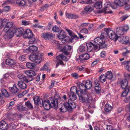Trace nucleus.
<instances>
[{
	"label": "nucleus",
	"instance_id": "nucleus-40",
	"mask_svg": "<svg viewBox=\"0 0 130 130\" xmlns=\"http://www.w3.org/2000/svg\"><path fill=\"white\" fill-rule=\"evenodd\" d=\"M108 35L104 32L102 33L100 36V37L102 39H106L107 36Z\"/></svg>",
	"mask_w": 130,
	"mask_h": 130
},
{
	"label": "nucleus",
	"instance_id": "nucleus-20",
	"mask_svg": "<svg viewBox=\"0 0 130 130\" xmlns=\"http://www.w3.org/2000/svg\"><path fill=\"white\" fill-rule=\"evenodd\" d=\"M120 42L123 44H126L129 41V38L128 37L123 36L119 38Z\"/></svg>",
	"mask_w": 130,
	"mask_h": 130
},
{
	"label": "nucleus",
	"instance_id": "nucleus-18",
	"mask_svg": "<svg viewBox=\"0 0 130 130\" xmlns=\"http://www.w3.org/2000/svg\"><path fill=\"white\" fill-rule=\"evenodd\" d=\"M8 125L4 121H1L0 122V129L2 130H7Z\"/></svg>",
	"mask_w": 130,
	"mask_h": 130
},
{
	"label": "nucleus",
	"instance_id": "nucleus-53",
	"mask_svg": "<svg viewBox=\"0 0 130 130\" xmlns=\"http://www.w3.org/2000/svg\"><path fill=\"white\" fill-rule=\"evenodd\" d=\"M10 9V7L8 6H5L3 8V11H8Z\"/></svg>",
	"mask_w": 130,
	"mask_h": 130
},
{
	"label": "nucleus",
	"instance_id": "nucleus-64",
	"mask_svg": "<svg viewBox=\"0 0 130 130\" xmlns=\"http://www.w3.org/2000/svg\"><path fill=\"white\" fill-rule=\"evenodd\" d=\"M55 43L57 44V46L58 48L59 49H61L60 47L61 45L58 42V41H55Z\"/></svg>",
	"mask_w": 130,
	"mask_h": 130
},
{
	"label": "nucleus",
	"instance_id": "nucleus-30",
	"mask_svg": "<svg viewBox=\"0 0 130 130\" xmlns=\"http://www.w3.org/2000/svg\"><path fill=\"white\" fill-rule=\"evenodd\" d=\"M66 36L65 33L64 31L62 30H61L60 34L57 37L59 39H62L65 38Z\"/></svg>",
	"mask_w": 130,
	"mask_h": 130
},
{
	"label": "nucleus",
	"instance_id": "nucleus-51",
	"mask_svg": "<svg viewBox=\"0 0 130 130\" xmlns=\"http://www.w3.org/2000/svg\"><path fill=\"white\" fill-rule=\"evenodd\" d=\"M19 59L21 61L25 60L26 59L25 56L23 55L20 56L19 58Z\"/></svg>",
	"mask_w": 130,
	"mask_h": 130
},
{
	"label": "nucleus",
	"instance_id": "nucleus-63",
	"mask_svg": "<svg viewBox=\"0 0 130 130\" xmlns=\"http://www.w3.org/2000/svg\"><path fill=\"white\" fill-rule=\"evenodd\" d=\"M66 15L67 18L70 19H72V14L70 13H66Z\"/></svg>",
	"mask_w": 130,
	"mask_h": 130
},
{
	"label": "nucleus",
	"instance_id": "nucleus-9",
	"mask_svg": "<svg viewBox=\"0 0 130 130\" xmlns=\"http://www.w3.org/2000/svg\"><path fill=\"white\" fill-rule=\"evenodd\" d=\"M129 29V27L127 25H126L123 27H119L116 29V31L118 35H124L125 32Z\"/></svg>",
	"mask_w": 130,
	"mask_h": 130
},
{
	"label": "nucleus",
	"instance_id": "nucleus-34",
	"mask_svg": "<svg viewBox=\"0 0 130 130\" xmlns=\"http://www.w3.org/2000/svg\"><path fill=\"white\" fill-rule=\"evenodd\" d=\"M25 105L29 109H32L33 108V106L29 101H28L25 102Z\"/></svg>",
	"mask_w": 130,
	"mask_h": 130
},
{
	"label": "nucleus",
	"instance_id": "nucleus-46",
	"mask_svg": "<svg viewBox=\"0 0 130 130\" xmlns=\"http://www.w3.org/2000/svg\"><path fill=\"white\" fill-rule=\"evenodd\" d=\"M95 89L97 93H99L100 92L101 88L100 85H96L95 87Z\"/></svg>",
	"mask_w": 130,
	"mask_h": 130
},
{
	"label": "nucleus",
	"instance_id": "nucleus-31",
	"mask_svg": "<svg viewBox=\"0 0 130 130\" xmlns=\"http://www.w3.org/2000/svg\"><path fill=\"white\" fill-rule=\"evenodd\" d=\"M106 79H111L113 77V75L112 72L110 71H108L107 72L105 75Z\"/></svg>",
	"mask_w": 130,
	"mask_h": 130
},
{
	"label": "nucleus",
	"instance_id": "nucleus-62",
	"mask_svg": "<svg viewBox=\"0 0 130 130\" xmlns=\"http://www.w3.org/2000/svg\"><path fill=\"white\" fill-rule=\"evenodd\" d=\"M70 1V0H64L62 2V4L64 5L69 3Z\"/></svg>",
	"mask_w": 130,
	"mask_h": 130
},
{
	"label": "nucleus",
	"instance_id": "nucleus-19",
	"mask_svg": "<svg viewBox=\"0 0 130 130\" xmlns=\"http://www.w3.org/2000/svg\"><path fill=\"white\" fill-rule=\"evenodd\" d=\"M52 36V34L49 32L43 33L41 35L42 37L45 40L49 39Z\"/></svg>",
	"mask_w": 130,
	"mask_h": 130
},
{
	"label": "nucleus",
	"instance_id": "nucleus-16",
	"mask_svg": "<svg viewBox=\"0 0 130 130\" xmlns=\"http://www.w3.org/2000/svg\"><path fill=\"white\" fill-rule=\"evenodd\" d=\"M9 89L11 92L15 94H18L20 93V90L16 85L14 84L13 87H10Z\"/></svg>",
	"mask_w": 130,
	"mask_h": 130
},
{
	"label": "nucleus",
	"instance_id": "nucleus-38",
	"mask_svg": "<svg viewBox=\"0 0 130 130\" xmlns=\"http://www.w3.org/2000/svg\"><path fill=\"white\" fill-rule=\"evenodd\" d=\"M77 69L79 71H81L83 70L84 71H86L87 73H88L87 70L88 69L85 68L84 66H80L77 67Z\"/></svg>",
	"mask_w": 130,
	"mask_h": 130
},
{
	"label": "nucleus",
	"instance_id": "nucleus-11",
	"mask_svg": "<svg viewBox=\"0 0 130 130\" xmlns=\"http://www.w3.org/2000/svg\"><path fill=\"white\" fill-rule=\"evenodd\" d=\"M86 45L87 48V50L88 52H90L93 48L94 50H99L98 46L91 42L89 43H87Z\"/></svg>",
	"mask_w": 130,
	"mask_h": 130
},
{
	"label": "nucleus",
	"instance_id": "nucleus-41",
	"mask_svg": "<svg viewBox=\"0 0 130 130\" xmlns=\"http://www.w3.org/2000/svg\"><path fill=\"white\" fill-rule=\"evenodd\" d=\"M124 91L123 92L122 94V96L123 97L126 96L129 92V90L128 88L124 89Z\"/></svg>",
	"mask_w": 130,
	"mask_h": 130
},
{
	"label": "nucleus",
	"instance_id": "nucleus-37",
	"mask_svg": "<svg viewBox=\"0 0 130 130\" xmlns=\"http://www.w3.org/2000/svg\"><path fill=\"white\" fill-rule=\"evenodd\" d=\"M26 66L28 68L30 69H32L35 66V64L32 63L27 62L26 64Z\"/></svg>",
	"mask_w": 130,
	"mask_h": 130
},
{
	"label": "nucleus",
	"instance_id": "nucleus-8",
	"mask_svg": "<svg viewBox=\"0 0 130 130\" xmlns=\"http://www.w3.org/2000/svg\"><path fill=\"white\" fill-rule=\"evenodd\" d=\"M70 92L69 95V97L70 99V100L72 101H74L76 100L77 99L76 95L74 94V92H76L77 94V92L80 91L79 90H77V87L75 86L72 87L70 90Z\"/></svg>",
	"mask_w": 130,
	"mask_h": 130
},
{
	"label": "nucleus",
	"instance_id": "nucleus-4",
	"mask_svg": "<svg viewBox=\"0 0 130 130\" xmlns=\"http://www.w3.org/2000/svg\"><path fill=\"white\" fill-rule=\"evenodd\" d=\"M85 85L83 83L80 84L79 85L80 90L84 91V92H87L86 90L90 89L92 86V83L90 80L84 81Z\"/></svg>",
	"mask_w": 130,
	"mask_h": 130
},
{
	"label": "nucleus",
	"instance_id": "nucleus-6",
	"mask_svg": "<svg viewBox=\"0 0 130 130\" xmlns=\"http://www.w3.org/2000/svg\"><path fill=\"white\" fill-rule=\"evenodd\" d=\"M129 0H115L114 2L111 4V7L112 8L115 9L118 6H122L124 5L127 4Z\"/></svg>",
	"mask_w": 130,
	"mask_h": 130
},
{
	"label": "nucleus",
	"instance_id": "nucleus-7",
	"mask_svg": "<svg viewBox=\"0 0 130 130\" xmlns=\"http://www.w3.org/2000/svg\"><path fill=\"white\" fill-rule=\"evenodd\" d=\"M104 30L107 33L109 38L112 40H114L115 41L117 40L119 37L109 28H104Z\"/></svg>",
	"mask_w": 130,
	"mask_h": 130
},
{
	"label": "nucleus",
	"instance_id": "nucleus-35",
	"mask_svg": "<svg viewBox=\"0 0 130 130\" xmlns=\"http://www.w3.org/2000/svg\"><path fill=\"white\" fill-rule=\"evenodd\" d=\"M16 3L20 6H24L25 4V2L24 0H17Z\"/></svg>",
	"mask_w": 130,
	"mask_h": 130
},
{
	"label": "nucleus",
	"instance_id": "nucleus-27",
	"mask_svg": "<svg viewBox=\"0 0 130 130\" xmlns=\"http://www.w3.org/2000/svg\"><path fill=\"white\" fill-rule=\"evenodd\" d=\"M18 85L22 89H25L26 87V84L22 81H19Z\"/></svg>",
	"mask_w": 130,
	"mask_h": 130
},
{
	"label": "nucleus",
	"instance_id": "nucleus-45",
	"mask_svg": "<svg viewBox=\"0 0 130 130\" xmlns=\"http://www.w3.org/2000/svg\"><path fill=\"white\" fill-rule=\"evenodd\" d=\"M17 76L18 78L20 80H21L24 81L25 78V76L24 75L21 74H18Z\"/></svg>",
	"mask_w": 130,
	"mask_h": 130
},
{
	"label": "nucleus",
	"instance_id": "nucleus-22",
	"mask_svg": "<svg viewBox=\"0 0 130 130\" xmlns=\"http://www.w3.org/2000/svg\"><path fill=\"white\" fill-rule=\"evenodd\" d=\"M121 87L122 89L128 88L127 87L128 84V81L125 79H123L120 82Z\"/></svg>",
	"mask_w": 130,
	"mask_h": 130
},
{
	"label": "nucleus",
	"instance_id": "nucleus-52",
	"mask_svg": "<svg viewBox=\"0 0 130 130\" xmlns=\"http://www.w3.org/2000/svg\"><path fill=\"white\" fill-rule=\"evenodd\" d=\"M30 23V22L29 21H27L25 20H23L22 21V24L26 26L29 25Z\"/></svg>",
	"mask_w": 130,
	"mask_h": 130
},
{
	"label": "nucleus",
	"instance_id": "nucleus-50",
	"mask_svg": "<svg viewBox=\"0 0 130 130\" xmlns=\"http://www.w3.org/2000/svg\"><path fill=\"white\" fill-rule=\"evenodd\" d=\"M106 54V53L105 51H103L100 53V55L101 57L104 58L105 57Z\"/></svg>",
	"mask_w": 130,
	"mask_h": 130
},
{
	"label": "nucleus",
	"instance_id": "nucleus-57",
	"mask_svg": "<svg viewBox=\"0 0 130 130\" xmlns=\"http://www.w3.org/2000/svg\"><path fill=\"white\" fill-rule=\"evenodd\" d=\"M14 103L15 102L13 101L10 102L9 106L8 107V108L9 109H11L12 108V106L14 105Z\"/></svg>",
	"mask_w": 130,
	"mask_h": 130
},
{
	"label": "nucleus",
	"instance_id": "nucleus-54",
	"mask_svg": "<svg viewBox=\"0 0 130 130\" xmlns=\"http://www.w3.org/2000/svg\"><path fill=\"white\" fill-rule=\"evenodd\" d=\"M124 76L125 79L130 80V74L127 73H125Z\"/></svg>",
	"mask_w": 130,
	"mask_h": 130
},
{
	"label": "nucleus",
	"instance_id": "nucleus-42",
	"mask_svg": "<svg viewBox=\"0 0 130 130\" xmlns=\"http://www.w3.org/2000/svg\"><path fill=\"white\" fill-rule=\"evenodd\" d=\"M95 3L94 7L96 9H100L102 7V5L101 3L98 2Z\"/></svg>",
	"mask_w": 130,
	"mask_h": 130
},
{
	"label": "nucleus",
	"instance_id": "nucleus-59",
	"mask_svg": "<svg viewBox=\"0 0 130 130\" xmlns=\"http://www.w3.org/2000/svg\"><path fill=\"white\" fill-rule=\"evenodd\" d=\"M27 93V91H24V92H23V93H22L19 94V93L18 94V96L19 98H20L22 97H23L24 96V94H23V93H24V94H26Z\"/></svg>",
	"mask_w": 130,
	"mask_h": 130
},
{
	"label": "nucleus",
	"instance_id": "nucleus-43",
	"mask_svg": "<svg viewBox=\"0 0 130 130\" xmlns=\"http://www.w3.org/2000/svg\"><path fill=\"white\" fill-rule=\"evenodd\" d=\"M86 48L85 46L81 45L79 48V51L81 52H83L85 51Z\"/></svg>",
	"mask_w": 130,
	"mask_h": 130
},
{
	"label": "nucleus",
	"instance_id": "nucleus-13",
	"mask_svg": "<svg viewBox=\"0 0 130 130\" xmlns=\"http://www.w3.org/2000/svg\"><path fill=\"white\" fill-rule=\"evenodd\" d=\"M66 104L67 105L68 108L70 110L72 109L75 108L76 106L75 103L71 100H69L66 103Z\"/></svg>",
	"mask_w": 130,
	"mask_h": 130
},
{
	"label": "nucleus",
	"instance_id": "nucleus-55",
	"mask_svg": "<svg viewBox=\"0 0 130 130\" xmlns=\"http://www.w3.org/2000/svg\"><path fill=\"white\" fill-rule=\"evenodd\" d=\"M25 78L24 81L25 82H29L32 80V78H30L29 77H27L25 76Z\"/></svg>",
	"mask_w": 130,
	"mask_h": 130
},
{
	"label": "nucleus",
	"instance_id": "nucleus-61",
	"mask_svg": "<svg viewBox=\"0 0 130 130\" xmlns=\"http://www.w3.org/2000/svg\"><path fill=\"white\" fill-rule=\"evenodd\" d=\"M113 128L111 125H107L106 130H113Z\"/></svg>",
	"mask_w": 130,
	"mask_h": 130
},
{
	"label": "nucleus",
	"instance_id": "nucleus-15",
	"mask_svg": "<svg viewBox=\"0 0 130 130\" xmlns=\"http://www.w3.org/2000/svg\"><path fill=\"white\" fill-rule=\"evenodd\" d=\"M13 29L14 33L17 37L21 36L23 34L24 31L22 27L17 28L15 27H14Z\"/></svg>",
	"mask_w": 130,
	"mask_h": 130
},
{
	"label": "nucleus",
	"instance_id": "nucleus-24",
	"mask_svg": "<svg viewBox=\"0 0 130 130\" xmlns=\"http://www.w3.org/2000/svg\"><path fill=\"white\" fill-rule=\"evenodd\" d=\"M8 19L0 18V27L2 28L8 22Z\"/></svg>",
	"mask_w": 130,
	"mask_h": 130
},
{
	"label": "nucleus",
	"instance_id": "nucleus-2",
	"mask_svg": "<svg viewBox=\"0 0 130 130\" xmlns=\"http://www.w3.org/2000/svg\"><path fill=\"white\" fill-rule=\"evenodd\" d=\"M58 106V100L57 99H54L51 98L49 100H45L43 103V106L44 108L48 110L51 107L56 108Z\"/></svg>",
	"mask_w": 130,
	"mask_h": 130
},
{
	"label": "nucleus",
	"instance_id": "nucleus-14",
	"mask_svg": "<svg viewBox=\"0 0 130 130\" xmlns=\"http://www.w3.org/2000/svg\"><path fill=\"white\" fill-rule=\"evenodd\" d=\"M34 103L36 105H38L42 107L43 106V101L42 99L38 96L34 97L33 98Z\"/></svg>",
	"mask_w": 130,
	"mask_h": 130
},
{
	"label": "nucleus",
	"instance_id": "nucleus-17",
	"mask_svg": "<svg viewBox=\"0 0 130 130\" xmlns=\"http://www.w3.org/2000/svg\"><path fill=\"white\" fill-rule=\"evenodd\" d=\"M66 103L64 104L61 103L59 106L60 111L62 112H66L67 110L69 109L67 105H66Z\"/></svg>",
	"mask_w": 130,
	"mask_h": 130
},
{
	"label": "nucleus",
	"instance_id": "nucleus-60",
	"mask_svg": "<svg viewBox=\"0 0 130 130\" xmlns=\"http://www.w3.org/2000/svg\"><path fill=\"white\" fill-rule=\"evenodd\" d=\"M80 32L81 33H83L85 34L88 33V30L86 28H84L81 30L80 31Z\"/></svg>",
	"mask_w": 130,
	"mask_h": 130
},
{
	"label": "nucleus",
	"instance_id": "nucleus-47",
	"mask_svg": "<svg viewBox=\"0 0 130 130\" xmlns=\"http://www.w3.org/2000/svg\"><path fill=\"white\" fill-rule=\"evenodd\" d=\"M84 9L86 11H91L93 10V9L89 6H86Z\"/></svg>",
	"mask_w": 130,
	"mask_h": 130
},
{
	"label": "nucleus",
	"instance_id": "nucleus-33",
	"mask_svg": "<svg viewBox=\"0 0 130 130\" xmlns=\"http://www.w3.org/2000/svg\"><path fill=\"white\" fill-rule=\"evenodd\" d=\"M38 50V48L37 47L34 46V45H32L29 47L28 48V50L29 51L31 52H33L36 51Z\"/></svg>",
	"mask_w": 130,
	"mask_h": 130
},
{
	"label": "nucleus",
	"instance_id": "nucleus-44",
	"mask_svg": "<svg viewBox=\"0 0 130 130\" xmlns=\"http://www.w3.org/2000/svg\"><path fill=\"white\" fill-rule=\"evenodd\" d=\"M41 70H45L47 72L50 71V69H48L47 66L46 64H45L44 66L40 69Z\"/></svg>",
	"mask_w": 130,
	"mask_h": 130
},
{
	"label": "nucleus",
	"instance_id": "nucleus-23",
	"mask_svg": "<svg viewBox=\"0 0 130 130\" xmlns=\"http://www.w3.org/2000/svg\"><path fill=\"white\" fill-rule=\"evenodd\" d=\"M25 73L27 75L30 77L34 76L36 75L35 72L32 70L26 71Z\"/></svg>",
	"mask_w": 130,
	"mask_h": 130
},
{
	"label": "nucleus",
	"instance_id": "nucleus-28",
	"mask_svg": "<svg viewBox=\"0 0 130 130\" xmlns=\"http://www.w3.org/2000/svg\"><path fill=\"white\" fill-rule=\"evenodd\" d=\"M130 61H125L123 62L122 63V65H124V66L125 69L128 71H129V63Z\"/></svg>",
	"mask_w": 130,
	"mask_h": 130
},
{
	"label": "nucleus",
	"instance_id": "nucleus-49",
	"mask_svg": "<svg viewBox=\"0 0 130 130\" xmlns=\"http://www.w3.org/2000/svg\"><path fill=\"white\" fill-rule=\"evenodd\" d=\"M52 30L54 32H58L59 31V29L57 26H55L53 27L52 28Z\"/></svg>",
	"mask_w": 130,
	"mask_h": 130
},
{
	"label": "nucleus",
	"instance_id": "nucleus-26",
	"mask_svg": "<svg viewBox=\"0 0 130 130\" xmlns=\"http://www.w3.org/2000/svg\"><path fill=\"white\" fill-rule=\"evenodd\" d=\"M80 59L82 60H86L90 58L89 55L87 53L81 55L80 56Z\"/></svg>",
	"mask_w": 130,
	"mask_h": 130
},
{
	"label": "nucleus",
	"instance_id": "nucleus-25",
	"mask_svg": "<svg viewBox=\"0 0 130 130\" xmlns=\"http://www.w3.org/2000/svg\"><path fill=\"white\" fill-rule=\"evenodd\" d=\"M13 28L7 32V36L8 38H11L13 37L14 33Z\"/></svg>",
	"mask_w": 130,
	"mask_h": 130
},
{
	"label": "nucleus",
	"instance_id": "nucleus-3",
	"mask_svg": "<svg viewBox=\"0 0 130 130\" xmlns=\"http://www.w3.org/2000/svg\"><path fill=\"white\" fill-rule=\"evenodd\" d=\"M23 36L24 37L27 38L29 39V43L32 44L36 42L35 37L33 35L30 30L27 29L25 30Z\"/></svg>",
	"mask_w": 130,
	"mask_h": 130
},
{
	"label": "nucleus",
	"instance_id": "nucleus-21",
	"mask_svg": "<svg viewBox=\"0 0 130 130\" xmlns=\"http://www.w3.org/2000/svg\"><path fill=\"white\" fill-rule=\"evenodd\" d=\"M5 62L6 64L7 65L13 66L16 63V61L15 60L11 58H8L6 60Z\"/></svg>",
	"mask_w": 130,
	"mask_h": 130
},
{
	"label": "nucleus",
	"instance_id": "nucleus-58",
	"mask_svg": "<svg viewBox=\"0 0 130 130\" xmlns=\"http://www.w3.org/2000/svg\"><path fill=\"white\" fill-rule=\"evenodd\" d=\"M72 77L75 79L77 78L79 76L78 74L76 73H72L71 74Z\"/></svg>",
	"mask_w": 130,
	"mask_h": 130
},
{
	"label": "nucleus",
	"instance_id": "nucleus-32",
	"mask_svg": "<svg viewBox=\"0 0 130 130\" xmlns=\"http://www.w3.org/2000/svg\"><path fill=\"white\" fill-rule=\"evenodd\" d=\"M1 91L3 95L6 98L9 97V95L8 92L6 89H2Z\"/></svg>",
	"mask_w": 130,
	"mask_h": 130
},
{
	"label": "nucleus",
	"instance_id": "nucleus-5",
	"mask_svg": "<svg viewBox=\"0 0 130 130\" xmlns=\"http://www.w3.org/2000/svg\"><path fill=\"white\" fill-rule=\"evenodd\" d=\"M42 57V54L39 52L35 54H31L29 57V59L36 64L40 63Z\"/></svg>",
	"mask_w": 130,
	"mask_h": 130
},
{
	"label": "nucleus",
	"instance_id": "nucleus-36",
	"mask_svg": "<svg viewBox=\"0 0 130 130\" xmlns=\"http://www.w3.org/2000/svg\"><path fill=\"white\" fill-rule=\"evenodd\" d=\"M112 107L111 106L109 105L108 103H107L105 105V110L106 111L109 112L110 111Z\"/></svg>",
	"mask_w": 130,
	"mask_h": 130
},
{
	"label": "nucleus",
	"instance_id": "nucleus-56",
	"mask_svg": "<svg viewBox=\"0 0 130 130\" xmlns=\"http://www.w3.org/2000/svg\"><path fill=\"white\" fill-rule=\"evenodd\" d=\"M33 26L34 27L38 28L40 29L43 28L44 27V26H41L39 25L38 24L34 25Z\"/></svg>",
	"mask_w": 130,
	"mask_h": 130
},
{
	"label": "nucleus",
	"instance_id": "nucleus-12",
	"mask_svg": "<svg viewBox=\"0 0 130 130\" xmlns=\"http://www.w3.org/2000/svg\"><path fill=\"white\" fill-rule=\"evenodd\" d=\"M8 22L5 25V27L4 29V31L6 33L7 32L10 30H11L14 27H12L13 25V23L12 22H9V20L8 19Z\"/></svg>",
	"mask_w": 130,
	"mask_h": 130
},
{
	"label": "nucleus",
	"instance_id": "nucleus-48",
	"mask_svg": "<svg viewBox=\"0 0 130 130\" xmlns=\"http://www.w3.org/2000/svg\"><path fill=\"white\" fill-rule=\"evenodd\" d=\"M10 129H15L16 127V125L13 123H11L9 125Z\"/></svg>",
	"mask_w": 130,
	"mask_h": 130
},
{
	"label": "nucleus",
	"instance_id": "nucleus-10",
	"mask_svg": "<svg viewBox=\"0 0 130 130\" xmlns=\"http://www.w3.org/2000/svg\"><path fill=\"white\" fill-rule=\"evenodd\" d=\"M94 42L97 44L99 45L100 47L101 46L102 48H105L107 46V44H105V42L100 37L95 38L94 40Z\"/></svg>",
	"mask_w": 130,
	"mask_h": 130
},
{
	"label": "nucleus",
	"instance_id": "nucleus-39",
	"mask_svg": "<svg viewBox=\"0 0 130 130\" xmlns=\"http://www.w3.org/2000/svg\"><path fill=\"white\" fill-rule=\"evenodd\" d=\"M106 79L105 76L103 74H102L99 77L100 80L102 83L104 82L105 81Z\"/></svg>",
	"mask_w": 130,
	"mask_h": 130
},
{
	"label": "nucleus",
	"instance_id": "nucleus-1",
	"mask_svg": "<svg viewBox=\"0 0 130 130\" xmlns=\"http://www.w3.org/2000/svg\"><path fill=\"white\" fill-rule=\"evenodd\" d=\"M77 94L79 97L80 101L86 104L88 106V108L90 109L91 105L94 102V100L90 95L87 92H84L81 90L77 92Z\"/></svg>",
	"mask_w": 130,
	"mask_h": 130
},
{
	"label": "nucleus",
	"instance_id": "nucleus-29",
	"mask_svg": "<svg viewBox=\"0 0 130 130\" xmlns=\"http://www.w3.org/2000/svg\"><path fill=\"white\" fill-rule=\"evenodd\" d=\"M66 30L70 36L78 39V38L77 37V35H75L72 31L68 29H66Z\"/></svg>",
	"mask_w": 130,
	"mask_h": 130
}]
</instances>
